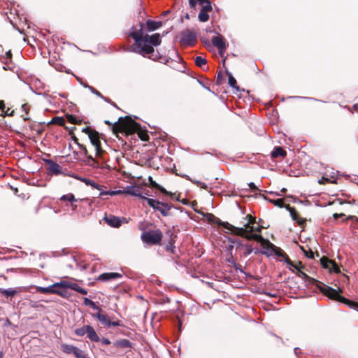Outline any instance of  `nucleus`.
<instances>
[{
  "instance_id": "obj_7",
  "label": "nucleus",
  "mask_w": 358,
  "mask_h": 358,
  "mask_svg": "<svg viewBox=\"0 0 358 358\" xmlns=\"http://www.w3.org/2000/svg\"><path fill=\"white\" fill-rule=\"evenodd\" d=\"M145 200L151 208L159 211L163 216H167L169 215L171 207L168 203L150 198H145Z\"/></svg>"
},
{
  "instance_id": "obj_21",
  "label": "nucleus",
  "mask_w": 358,
  "mask_h": 358,
  "mask_svg": "<svg viewBox=\"0 0 358 358\" xmlns=\"http://www.w3.org/2000/svg\"><path fill=\"white\" fill-rule=\"evenodd\" d=\"M14 110L7 108H6V106L3 101H0V115L1 116H11L13 115Z\"/></svg>"
},
{
  "instance_id": "obj_60",
  "label": "nucleus",
  "mask_w": 358,
  "mask_h": 358,
  "mask_svg": "<svg viewBox=\"0 0 358 358\" xmlns=\"http://www.w3.org/2000/svg\"><path fill=\"white\" fill-rule=\"evenodd\" d=\"M7 55H8V57H10V56H11V53H10V51L7 52Z\"/></svg>"
},
{
  "instance_id": "obj_14",
  "label": "nucleus",
  "mask_w": 358,
  "mask_h": 358,
  "mask_svg": "<svg viewBox=\"0 0 358 358\" xmlns=\"http://www.w3.org/2000/svg\"><path fill=\"white\" fill-rule=\"evenodd\" d=\"M141 187L140 186L129 185L125 187L124 192V194L138 196L145 200V198L147 197L141 194Z\"/></svg>"
},
{
  "instance_id": "obj_3",
  "label": "nucleus",
  "mask_w": 358,
  "mask_h": 358,
  "mask_svg": "<svg viewBox=\"0 0 358 358\" xmlns=\"http://www.w3.org/2000/svg\"><path fill=\"white\" fill-rule=\"evenodd\" d=\"M245 238L248 240H255L258 241L262 247L261 253L266 255L267 257H270L273 255L279 257L284 256V253L280 248H275L273 243H271L268 240L264 238L260 234H254L252 235H246Z\"/></svg>"
},
{
  "instance_id": "obj_27",
  "label": "nucleus",
  "mask_w": 358,
  "mask_h": 358,
  "mask_svg": "<svg viewBox=\"0 0 358 358\" xmlns=\"http://www.w3.org/2000/svg\"><path fill=\"white\" fill-rule=\"evenodd\" d=\"M114 345L116 347L122 348H131V343L127 339H122V340L116 341L114 343Z\"/></svg>"
},
{
  "instance_id": "obj_5",
  "label": "nucleus",
  "mask_w": 358,
  "mask_h": 358,
  "mask_svg": "<svg viewBox=\"0 0 358 358\" xmlns=\"http://www.w3.org/2000/svg\"><path fill=\"white\" fill-rule=\"evenodd\" d=\"M83 131L88 135L92 145L95 151V155L96 157H101L103 150L101 147V143L98 132L92 130L90 127H85L83 129Z\"/></svg>"
},
{
  "instance_id": "obj_13",
  "label": "nucleus",
  "mask_w": 358,
  "mask_h": 358,
  "mask_svg": "<svg viewBox=\"0 0 358 358\" xmlns=\"http://www.w3.org/2000/svg\"><path fill=\"white\" fill-rule=\"evenodd\" d=\"M104 220L109 226L113 227H118L122 223L126 222V218H120L112 215L105 216Z\"/></svg>"
},
{
  "instance_id": "obj_42",
  "label": "nucleus",
  "mask_w": 358,
  "mask_h": 358,
  "mask_svg": "<svg viewBox=\"0 0 358 358\" xmlns=\"http://www.w3.org/2000/svg\"><path fill=\"white\" fill-rule=\"evenodd\" d=\"M75 356L76 358H89L87 355L80 349L78 350Z\"/></svg>"
},
{
  "instance_id": "obj_15",
  "label": "nucleus",
  "mask_w": 358,
  "mask_h": 358,
  "mask_svg": "<svg viewBox=\"0 0 358 358\" xmlns=\"http://www.w3.org/2000/svg\"><path fill=\"white\" fill-rule=\"evenodd\" d=\"M122 277V274L117 272H109L101 274L98 279L101 281H109Z\"/></svg>"
},
{
  "instance_id": "obj_38",
  "label": "nucleus",
  "mask_w": 358,
  "mask_h": 358,
  "mask_svg": "<svg viewBox=\"0 0 358 358\" xmlns=\"http://www.w3.org/2000/svg\"><path fill=\"white\" fill-rule=\"evenodd\" d=\"M87 164L89 166H92L94 168H99V163L92 156H89L87 157Z\"/></svg>"
},
{
  "instance_id": "obj_6",
  "label": "nucleus",
  "mask_w": 358,
  "mask_h": 358,
  "mask_svg": "<svg viewBox=\"0 0 358 358\" xmlns=\"http://www.w3.org/2000/svg\"><path fill=\"white\" fill-rule=\"evenodd\" d=\"M320 290L325 296H328L329 299L347 303L355 308H358V303L350 302L348 299H345L343 296L340 295L339 292L337 290L329 286L324 285L320 287Z\"/></svg>"
},
{
  "instance_id": "obj_46",
  "label": "nucleus",
  "mask_w": 358,
  "mask_h": 358,
  "mask_svg": "<svg viewBox=\"0 0 358 358\" xmlns=\"http://www.w3.org/2000/svg\"><path fill=\"white\" fill-rule=\"evenodd\" d=\"M198 1V0H189V6L192 8H196V2Z\"/></svg>"
},
{
  "instance_id": "obj_23",
  "label": "nucleus",
  "mask_w": 358,
  "mask_h": 358,
  "mask_svg": "<svg viewBox=\"0 0 358 358\" xmlns=\"http://www.w3.org/2000/svg\"><path fill=\"white\" fill-rule=\"evenodd\" d=\"M146 24H147L148 30L149 31H152L159 29L162 26V22L148 20V21H147Z\"/></svg>"
},
{
  "instance_id": "obj_32",
  "label": "nucleus",
  "mask_w": 358,
  "mask_h": 358,
  "mask_svg": "<svg viewBox=\"0 0 358 358\" xmlns=\"http://www.w3.org/2000/svg\"><path fill=\"white\" fill-rule=\"evenodd\" d=\"M49 170L56 174H59L61 173V169L59 165L53 162H50Z\"/></svg>"
},
{
  "instance_id": "obj_48",
  "label": "nucleus",
  "mask_w": 358,
  "mask_h": 358,
  "mask_svg": "<svg viewBox=\"0 0 358 358\" xmlns=\"http://www.w3.org/2000/svg\"><path fill=\"white\" fill-rule=\"evenodd\" d=\"M287 191V189L285 188H282L280 192H281V194H279L278 192H271L270 193L272 194H275L277 196H280L282 195V194H284L285 192Z\"/></svg>"
},
{
  "instance_id": "obj_19",
  "label": "nucleus",
  "mask_w": 358,
  "mask_h": 358,
  "mask_svg": "<svg viewBox=\"0 0 358 358\" xmlns=\"http://www.w3.org/2000/svg\"><path fill=\"white\" fill-rule=\"evenodd\" d=\"M87 336L88 338L92 341L97 342L99 341V337L98 336L94 328L90 325L87 328Z\"/></svg>"
},
{
  "instance_id": "obj_50",
  "label": "nucleus",
  "mask_w": 358,
  "mask_h": 358,
  "mask_svg": "<svg viewBox=\"0 0 358 358\" xmlns=\"http://www.w3.org/2000/svg\"><path fill=\"white\" fill-rule=\"evenodd\" d=\"M78 292H79V293H80L82 294H84V295L87 294V291L86 289H83V288H81V287L79 288Z\"/></svg>"
},
{
  "instance_id": "obj_53",
  "label": "nucleus",
  "mask_w": 358,
  "mask_h": 358,
  "mask_svg": "<svg viewBox=\"0 0 358 358\" xmlns=\"http://www.w3.org/2000/svg\"><path fill=\"white\" fill-rule=\"evenodd\" d=\"M100 191H101V192L99 194V196L108 195V191H101V189Z\"/></svg>"
},
{
  "instance_id": "obj_2",
  "label": "nucleus",
  "mask_w": 358,
  "mask_h": 358,
  "mask_svg": "<svg viewBox=\"0 0 358 358\" xmlns=\"http://www.w3.org/2000/svg\"><path fill=\"white\" fill-rule=\"evenodd\" d=\"M246 217L248 219V221L244 224L243 227H236L228 222H222L220 221L217 222V224L222 225L225 229L231 231L234 234L245 238L246 235H250V234L254 231L260 232L262 231V227L254 226L255 224V217H252L250 215H248Z\"/></svg>"
},
{
  "instance_id": "obj_51",
  "label": "nucleus",
  "mask_w": 358,
  "mask_h": 358,
  "mask_svg": "<svg viewBox=\"0 0 358 358\" xmlns=\"http://www.w3.org/2000/svg\"><path fill=\"white\" fill-rule=\"evenodd\" d=\"M138 135H139L140 138L143 141H145L146 137H148L147 134H142V133H140Z\"/></svg>"
},
{
  "instance_id": "obj_54",
  "label": "nucleus",
  "mask_w": 358,
  "mask_h": 358,
  "mask_svg": "<svg viewBox=\"0 0 358 358\" xmlns=\"http://www.w3.org/2000/svg\"><path fill=\"white\" fill-rule=\"evenodd\" d=\"M69 119L70 122H71L73 123L76 122V117H75L70 116Z\"/></svg>"
},
{
  "instance_id": "obj_11",
  "label": "nucleus",
  "mask_w": 358,
  "mask_h": 358,
  "mask_svg": "<svg viewBox=\"0 0 358 358\" xmlns=\"http://www.w3.org/2000/svg\"><path fill=\"white\" fill-rule=\"evenodd\" d=\"M320 263L323 268L328 269L329 271H334L335 273H339L340 269L338 265L332 260L323 257L320 259Z\"/></svg>"
},
{
  "instance_id": "obj_55",
  "label": "nucleus",
  "mask_w": 358,
  "mask_h": 358,
  "mask_svg": "<svg viewBox=\"0 0 358 358\" xmlns=\"http://www.w3.org/2000/svg\"><path fill=\"white\" fill-rule=\"evenodd\" d=\"M114 192L115 193V195H117V194H124V190L122 191V190H116V191H114Z\"/></svg>"
},
{
  "instance_id": "obj_22",
  "label": "nucleus",
  "mask_w": 358,
  "mask_h": 358,
  "mask_svg": "<svg viewBox=\"0 0 358 358\" xmlns=\"http://www.w3.org/2000/svg\"><path fill=\"white\" fill-rule=\"evenodd\" d=\"M60 285V282H55L48 287H37L36 290L42 294H52V288L55 286Z\"/></svg>"
},
{
  "instance_id": "obj_24",
  "label": "nucleus",
  "mask_w": 358,
  "mask_h": 358,
  "mask_svg": "<svg viewBox=\"0 0 358 358\" xmlns=\"http://www.w3.org/2000/svg\"><path fill=\"white\" fill-rule=\"evenodd\" d=\"M271 156L273 158H277L278 157H284L286 156V151L280 147H275L271 152Z\"/></svg>"
},
{
  "instance_id": "obj_9",
  "label": "nucleus",
  "mask_w": 358,
  "mask_h": 358,
  "mask_svg": "<svg viewBox=\"0 0 358 358\" xmlns=\"http://www.w3.org/2000/svg\"><path fill=\"white\" fill-rule=\"evenodd\" d=\"M196 41V37L190 30H185L180 33V42L182 45H192Z\"/></svg>"
},
{
  "instance_id": "obj_43",
  "label": "nucleus",
  "mask_w": 358,
  "mask_h": 358,
  "mask_svg": "<svg viewBox=\"0 0 358 358\" xmlns=\"http://www.w3.org/2000/svg\"><path fill=\"white\" fill-rule=\"evenodd\" d=\"M84 86L85 87H87L92 93H94L96 96H98L99 97H102V95L101 94V93L99 92H98L97 90H96L94 87L89 86L87 85H85Z\"/></svg>"
},
{
  "instance_id": "obj_36",
  "label": "nucleus",
  "mask_w": 358,
  "mask_h": 358,
  "mask_svg": "<svg viewBox=\"0 0 358 358\" xmlns=\"http://www.w3.org/2000/svg\"><path fill=\"white\" fill-rule=\"evenodd\" d=\"M266 199V198H265ZM267 200L272 203L273 204H274L275 206L277 207H279V208H282L284 207V201L282 199H267Z\"/></svg>"
},
{
  "instance_id": "obj_35",
  "label": "nucleus",
  "mask_w": 358,
  "mask_h": 358,
  "mask_svg": "<svg viewBox=\"0 0 358 358\" xmlns=\"http://www.w3.org/2000/svg\"><path fill=\"white\" fill-rule=\"evenodd\" d=\"M198 18L199 21L202 22H206L209 20V15L207 12L200 10L199 14L198 15Z\"/></svg>"
},
{
  "instance_id": "obj_17",
  "label": "nucleus",
  "mask_w": 358,
  "mask_h": 358,
  "mask_svg": "<svg viewBox=\"0 0 358 358\" xmlns=\"http://www.w3.org/2000/svg\"><path fill=\"white\" fill-rule=\"evenodd\" d=\"M62 350L66 354H73L76 355L79 348L73 345L63 344L62 345Z\"/></svg>"
},
{
  "instance_id": "obj_37",
  "label": "nucleus",
  "mask_w": 358,
  "mask_h": 358,
  "mask_svg": "<svg viewBox=\"0 0 358 358\" xmlns=\"http://www.w3.org/2000/svg\"><path fill=\"white\" fill-rule=\"evenodd\" d=\"M89 327V325H85L82 327L78 328L75 329V334L78 336H83L85 334H87V328Z\"/></svg>"
},
{
  "instance_id": "obj_8",
  "label": "nucleus",
  "mask_w": 358,
  "mask_h": 358,
  "mask_svg": "<svg viewBox=\"0 0 358 358\" xmlns=\"http://www.w3.org/2000/svg\"><path fill=\"white\" fill-rule=\"evenodd\" d=\"M162 234L159 230L145 231L141 235L142 241L148 244H157L162 241Z\"/></svg>"
},
{
  "instance_id": "obj_25",
  "label": "nucleus",
  "mask_w": 358,
  "mask_h": 358,
  "mask_svg": "<svg viewBox=\"0 0 358 358\" xmlns=\"http://www.w3.org/2000/svg\"><path fill=\"white\" fill-rule=\"evenodd\" d=\"M60 285L66 287L67 289L70 288V289H73V290H75L76 292H78L79 288L80 287H79V285L78 284L73 283V282H71L66 281V280H62V281H60Z\"/></svg>"
},
{
  "instance_id": "obj_52",
  "label": "nucleus",
  "mask_w": 358,
  "mask_h": 358,
  "mask_svg": "<svg viewBox=\"0 0 358 358\" xmlns=\"http://www.w3.org/2000/svg\"><path fill=\"white\" fill-rule=\"evenodd\" d=\"M344 215H344V214H343V213H340V214L335 213V214H334V218H335V219H337V218H338V217H343V216H344Z\"/></svg>"
},
{
  "instance_id": "obj_10",
  "label": "nucleus",
  "mask_w": 358,
  "mask_h": 358,
  "mask_svg": "<svg viewBox=\"0 0 358 358\" xmlns=\"http://www.w3.org/2000/svg\"><path fill=\"white\" fill-rule=\"evenodd\" d=\"M98 310H99V313L94 315V317H96L106 327L109 328L111 326H114V327L120 326L119 322H110L109 317L106 315L101 313V310L100 308Z\"/></svg>"
},
{
  "instance_id": "obj_40",
  "label": "nucleus",
  "mask_w": 358,
  "mask_h": 358,
  "mask_svg": "<svg viewBox=\"0 0 358 358\" xmlns=\"http://www.w3.org/2000/svg\"><path fill=\"white\" fill-rule=\"evenodd\" d=\"M228 80L229 84L231 87H232L233 88H237L236 80L231 75L229 76Z\"/></svg>"
},
{
  "instance_id": "obj_56",
  "label": "nucleus",
  "mask_w": 358,
  "mask_h": 358,
  "mask_svg": "<svg viewBox=\"0 0 358 358\" xmlns=\"http://www.w3.org/2000/svg\"><path fill=\"white\" fill-rule=\"evenodd\" d=\"M71 208L73 210H75L77 208V205L74 203H71Z\"/></svg>"
},
{
  "instance_id": "obj_1",
  "label": "nucleus",
  "mask_w": 358,
  "mask_h": 358,
  "mask_svg": "<svg viewBox=\"0 0 358 358\" xmlns=\"http://www.w3.org/2000/svg\"><path fill=\"white\" fill-rule=\"evenodd\" d=\"M142 27L143 24H141V28L138 31L131 32L130 36L134 39L138 47L141 49V54L145 55L153 52L154 48L152 45H159L161 43V40L159 34H155L152 36L145 35L143 36Z\"/></svg>"
},
{
  "instance_id": "obj_29",
  "label": "nucleus",
  "mask_w": 358,
  "mask_h": 358,
  "mask_svg": "<svg viewBox=\"0 0 358 358\" xmlns=\"http://www.w3.org/2000/svg\"><path fill=\"white\" fill-rule=\"evenodd\" d=\"M0 292L5 296L9 297V296H15L18 291L13 289V288H8V289H0Z\"/></svg>"
},
{
  "instance_id": "obj_45",
  "label": "nucleus",
  "mask_w": 358,
  "mask_h": 358,
  "mask_svg": "<svg viewBox=\"0 0 358 358\" xmlns=\"http://www.w3.org/2000/svg\"><path fill=\"white\" fill-rule=\"evenodd\" d=\"M296 275L303 279L308 278V275L303 271V269H300L298 271H296Z\"/></svg>"
},
{
  "instance_id": "obj_31",
  "label": "nucleus",
  "mask_w": 358,
  "mask_h": 358,
  "mask_svg": "<svg viewBox=\"0 0 358 358\" xmlns=\"http://www.w3.org/2000/svg\"><path fill=\"white\" fill-rule=\"evenodd\" d=\"M66 289L67 288L66 287L62 285L55 286L52 288V294H57L63 296L65 295Z\"/></svg>"
},
{
  "instance_id": "obj_39",
  "label": "nucleus",
  "mask_w": 358,
  "mask_h": 358,
  "mask_svg": "<svg viewBox=\"0 0 358 358\" xmlns=\"http://www.w3.org/2000/svg\"><path fill=\"white\" fill-rule=\"evenodd\" d=\"M83 301H84V304L86 305V306H91L93 309H95V310H99V308L98 306H96V304L94 303V302H93L92 301H91L90 299H89L88 298H84L83 299Z\"/></svg>"
},
{
  "instance_id": "obj_4",
  "label": "nucleus",
  "mask_w": 358,
  "mask_h": 358,
  "mask_svg": "<svg viewBox=\"0 0 358 358\" xmlns=\"http://www.w3.org/2000/svg\"><path fill=\"white\" fill-rule=\"evenodd\" d=\"M139 124L130 117L119 120L115 125L114 130L119 132H124L127 134H131L139 129Z\"/></svg>"
},
{
  "instance_id": "obj_61",
  "label": "nucleus",
  "mask_w": 358,
  "mask_h": 358,
  "mask_svg": "<svg viewBox=\"0 0 358 358\" xmlns=\"http://www.w3.org/2000/svg\"><path fill=\"white\" fill-rule=\"evenodd\" d=\"M357 221H358V219H357Z\"/></svg>"
},
{
  "instance_id": "obj_34",
  "label": "nucleus",
  "mask_w": 358,
  "mask_h": 358,
  "mask_svg": "<svg viewBox=\"0 0 358 358\" xmlns=\"http://www.w3.org/2000/svg\"><path fill=\"white\" fill-rule=\"evenodd\" d=\"M286 208L289 211V213L292 217V219L295 221L299 222L301 224V222L299 220L298 214L294 208L290 207L289 206H287Z\"/></svg>"
},
{
  "instance_id": "obj_20",
  "label": "nucleus",
  "mask_w": 358,
  "mask_h": 358,
  "mask_svg": "<svg viewBox=\"0 0 358 358\" xmlns=\"http://www.w3.org/2000/svg\"><path fill=\"white\" fill-rule=\"evenodd\" d=\"M148 180L150 182V184L152 187H155L158 189L159 191H161L162 193L169 195L170 196H173V194L170 192L166 191L162 186L157 183L155 180H152V177H149Z\"/></svg>"
},
{
  "instance_id": "obj_18",
  "label": "nucleus",
  "mask_w": 358,
  "mask_h": 358,
  "mask_svg": "<svg viewBox=\"0 0 358 358\" xmlns=\"http://www.w3.org/2000/svg\"><path fill=\"white\" fill-rule=\"evenodd\" d=\"M73 178L83 182L84 183H85L87 185H90L98 190H101L102 189L101 188V186L98 185L97 183H96L94 181L90 180V179H88V178H80V177H77V176H73Z\"/></svg>"
},
{
  "instance_id": "obj_59",
  "label": "nucleus",
  "mask_w": 358,
  "mask_h": 358,
  "mask_svg": "<svg viewBox=\"0 0 358 358\" xmlns=\"http://www.w3.org/2000/svg\"><path fill=\"white\" fill-rule=\"evenodd\" d=\"M0 358H3V354L2 352H0Z\"/></svg>"
},
{
  "instance_id": "obj_33",
  "label": "nucleus",
  "mask_w": 358,
  "mask_h": 358,
  "mask_svg": "<svg viewBox=\"0 0 358 358\" xmlns=\"http://www.w3.org/2000/svg\"><path fill=\"white\" fill-rule=\"evenodd\" d=\"M61 201H68L71 203H75L78 201L74 196V195L71 193L63 195L60 198Z\"/></svg>"
},
{
  "instance_id": "obj_12",
  "label": "nucleus",
  "mask_w": 358,
  "mask_h": 358,
  "mask_svg": "<svg viewBox=\"0 0 358 358\" xmlns=\"http://www.w3.org/2000/svg\"><path fill=\"white\" fill-rule=\"evenodd\" d=\"M212 43L217 48L220 55L222 56L227 48L224 38L222 36H215L212 38Z\"/></svg>"
},
{
  "instance_id": "obj_47",
  "label": "nucleus",
  "mask_w": 358,
  "mask_h": 358,
  "mask_svg": "<svg viewBox=\"0 0 358 358\" xmlns=\"http://www.w3.org/2000/svg\"><path fill=\"white\" fill-rule=\"evenodd\" d=\"M248 186L250 187V188L252 190V191H256V190H258V188L255 185V184L252 182H250L248 184Z\"/></svg>"
},
{
  "instance_id": "obj_41",
  "label": "nucleus",
  "mask_w": 358,
  "mask_h": 358,
  "mask_svg": "<svg viewBox=\"0 0 358 358\" xmlns=\"http://www.w3.org/2000/svg\"><path fill=\"white\" fill-rule=\"evenodd\" d=\"M243 248H244L243 253H244L245 255H250L253 252V250H254V249L252 248L251 245H244Z\"/></svg>"
},
{
  "instance_id": "obj_16",
  "label": "nucleus",
  "mask_w": 358,
  "mask_h": 358,
  "mask_svg": "<svg viewBox=\"0 0 358 358\" xmlns=\"http://www.w3.org/2000/svg\"><path fill=\"white\" fill-rule=\"evenodd\" d=\"M285 262L288 265V268L292 271H298L300 269H303L304 266L301 262H292L287 257L285 258Z\"/></svg>"
},
{
  "instance_id": "obj_58",
  "label": "nucleus",
  "mask_w": 358,
  "mask_h": 358,
  "mask_svg": "<svg viewBox=\"0 0 358 358\" xmlns=\"http://www.w3.org/2000/svg\"><path fill=\"white\" fill-rule=\"evenodd\" d=\"M254 252L255 254H259V253H261V250H258V249H255L254 250Z\"/></svg>"
},
{
  "instance_id": "obj_49",
  "label": "nucleus",
  "mask_w": 358,
  "mask_h": 358,
  "mask_svg": "<svg viewBox=\"0 0 358 358\" xmlns=\"http://www.w3.org/2000/svg\"><path fill=\"white\" fill-rule=\"evenodd\" d=\"M101 343L104 345H109L110 343V341L109 339L106 338H103L101 339Z\"/></svg>"
},
{
  "instance_id": "obj_28",
  "label": "nucleus",
  "mask_w": 358,
  "mask_h": 358,
  "mask_svg": "<svg viewBox=\"0 0 358 358\" xmlns=\"http://www.w3.org/2000/svg\"><path fill=\"white\" fill-rule=\"evenodd\" d=\"M22 112L24 113L21 115L22 117L24 120H30V117L29 116V111L30 110V106L27 103L22 104L21 106Z\"/></svg>"
},
{
  "instance_id": "obj_57",
  "label": "nucleus",
  "mask_w": 358,
  "mask_h": 358,
  "mask_svg": "<svg viewBox=\"0 0 358 358\" xmlns=\"http://www.w3.org/2000/svg\"><path fill=\"white\" fill-rule=\"evenodd\" d=\"M108 195L114 196L115 195V193L114 191H108Z\"/></svg>"
},
{
  "instance_id": "obj_30",
  "label": "nucleus",
  "mask_w": 358,
  "mask_h": 358,
  "mask_svg": "<svg viewBox=\"0 0 358 358\" xmlns=\"http://www.w3.org/2000/svg\"><path fill=\"white\" fill-rule=\"evenodd\" d=\"M195 64L203 69H208V67L206 66L207 61L204 57H202L201 56H197L195 57Z\"/></svg>"
},
{
  "instance_id": "obj_26",
  "label": "nucleus",
  "mask_w": 358,
  "mask_h": 358,
  "mask_svg": "<svg viewBox=\"0 0 358 358\" xmlns=\"http://www.w3.org/2000/svg\"><path fill=\"white\" fill-rule=\"evenodd\" d=\"M198 1L202 6L201 10L207 13L212 10L213 8L211 6V3L209 0H198Z\"/></svg>"
},
{
  "instance_id": "obj_44",
  "label": "nucleus",
  "mask_w": 358,
  "mask_h": 358,
  "mask_svg": "<svg viewBox=\"0 0 358 358\" xmlns=\"http://www.w3.org/2000/svg\"><path fill=\"white\" fill-rule=\"evenodd\" d=\"M301 250L303 251V252L306 257H308V258H310V259L314 258L313 252H312L311 250L307 251V250H304L303 248H301Z\"/></svg>"
}]
</instances>
